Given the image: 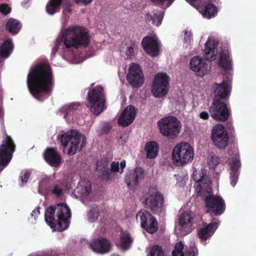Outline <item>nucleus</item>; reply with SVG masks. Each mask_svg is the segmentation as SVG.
<instances>
[{
  "mask_svg": "<svg viewBox=\"0 0 256 256\" xmlns=\"http://www.w3.org/2000/svg\"><path fill=\"white\" fill-rule=\"evenodd\" d=\"M54 80L48 62H41L31 68L27 76V84L31 94L42 102L50 96Z\"/></svg>",
  "mask_w": 256,
  "mask_h": 256,
  "instance_id": "nucleus-1",
  "label": "nucleus"
},
{
  "mask_svg": "<svg viewBox=\"0 0 256 256\" xmlns=\"http://www.w3.org/2000/svg\"><path fill=\"white\" fill-rule=\"evenodd\" d=\"M71 212L70 208L64 204L50 205L46 210L44 219L47 224L52 228L62 232L70 225Z\"/></svg>",
  "mask_w": 256,
  "mask_h": 256,
  "instance_id": "nucleus-2",
  "label": "nucleus"
},
{
  "mask_svg": "<svg viewBox=\"0 0 256 256\" xmlns=\"http://www.w3.org/2000/svg\"><path fill=\"white\" fill-rule=\"evenodd\" d=\"M64 45L67 48L87 46L90 42L88 34L82 26L70 27L62 35Z\"/></svg>",
  "mask_w": 256,
  "mask_h": 256,
  "instance_id": "nucleus-3",
  "label": "nucleus"
},
{
  "mask_svg": "<svg viewBox=\"0 0 256 256\" xmlns=\"http://www.w3.org/2000/svg\"><path fill=\"white\" fill-rule=\"evenodd\" d=\"M60 142L64 149L68 148V154L73 156L85 146L86 138L77 130H70L61 136Z\"/></svg>",
  "mask_w": 256,
  "mask_h": 256,
  "instance_id": "nucleus-4",
  "label": "nucleus"
},
{
  "mask_svg": "<svg viewBox=\"0 0 256 256\" xmlns=\"http://www.w3.org/2000/svg\"><path fill=\"white\" fill-rule=\"evenodd\" d=\"M142 200L144 207L154 214L160 215L166 210L164 195L156 186L150 188L147 194L143 196Z\"/></svg>",
  "mask_w": 256,
  "mask_h": 256,
  "instance_id": "nucleus-5",
  "label": "nucleus"
},
{
  "mask_svg": "<svg viewBox=\"0 0 256 256\" xmlns=\"http://www.w3.org/2000/svg\"><path fill=\"white\" fill-rule=\"evenodd\" d=\"M87 100L88 108L93 114L98 116L106 108L105 94L104 88L100 86L89 90Z\"/></svg>",
  "mask_w": 256,
  "mask_h": 256,
  "instance_id": "nucleus-6",
  "label": "nucleus"
},
{
  "mask_svg": "<svg viewBox=\"0 0 256 256\" xmlns=\"http://www.w3.org/2000/svg\"><path fill=\"white\" fill-rule=\"evenodd\" d=\"M194 157L193 148L186 142L177 144L172 151V160L174 164L177 166H182L191 162Z\"/></svg>",
  "mask_w": 256,
  "mask_h": 256,
  "instance_id": "nucleus-7",
  "label": "nucleus"
},
{
  "mask_svg": "<svg viewBox=\"0 0 256 256\" xmlns=\"http://www.w3.org/2000/svg\"><path fill=\"white\" fill-rule=\"evenodd\" d=\"M160 133L168 139L176 138L181 128L180 122L175 116H168L161 118L158 122Z\"/></svg>",
  "mask_w": 256,
  "mask_h": 256,
  "instance_id": "nucleus-8",
  "label": "nucleus"
},
{
  "mask_svg": "<svg viewBox=\"0 0 256 256\" xmlns=\"http://www.w3.org/2000/svg\"><path fill=\"white\" fill-rule=\"evenodd\" d=\"M227 102L212 100L209 108V113L214 120L220 122H224L228 119L231 110L228 108Z\"/></svg>",
  "mask_w": 256,
  "mask_h": 256,
  "instance_id": "nucleus-9",
  "label": "nucleus"
},
{
  "mask_svg": "<svg viewBox=\"0 0 256 256\" xmlns=\"http://www.w3.org/2000/svg\"><path fill=\"white\" fill-rule=\"evenodd\" d=\"M204 198L206 207L207 211L215 216H220L226 210V204L222 198L219 196L210 194L208 190L205 192Z\"/></svg>",
  "mask_w": 256,
  "mask_h": 256,
  "instance_id": "nucleus-10",
  "label": "nucleus"
},
{
  "mask_svg": "<svg viewBox=\"0 0 256 256\" xmlns=\"http://www.w3.org/2000/svg\"><path fill=\"white\" fill-rule=\"evenodd\" d=\"M170 78L166 73H158L154 78L152 92L156 98L165 96L169 90Z\"/></svg>",
  "mask_w": 256,
  "mask_h": 256,
  "instance_id": "nucleus-11",
  "label": "nucleus"
},
{
  "mask_svg": "<svg viewBox=\"0 0 256 256\" xmlns=\"http://www.w3.org/2000/svg\"><path fill=\"white\" fill-rule=\"evenodd\" d=\"M211 140L217 148L224 150L228 144L229 136L226 128L222 124L214 126L211 132Z\"/></svg>",
  "mask_w": 256,
  "mask_h": 256,
  "instance_id": "nucleus-12",
  "label": "nucleus"
},
{
  "mask_svg": "<svg viewBox=\"0 0 256 256\" xmlns=\"http://www.w3.org/2000/svg\"><path fill=\"white\" fill-rule=\"evenodd\" d=\"M192 178L198 183L196 191L198 194L202 197L205 196V192L209 190L210 180L206 175V170L205 168L194 170L192 175Z\"/></svg>",
  "mask_w": 256,
  "mask_h": 256,
  "instance_id": "nucleus-13",
  "label": "nucleus"
},
{
  "mask_svg": "<svg viewBox=\"0 0 256 256\" xmlns=\"http://www.w3.org/2000/svg\"><path fill=\"white\" fill-rule=\"evenodd\" d=\"M136 220L140 222L142 228L153 234L158 230V223L155 218L148 211L141 210L136 214Z\"/></svg>",
  "mask_w": 256,
  "mask_h": 256,
  "instance_id": "nucleus-14",
  "label": "nucleus"
},
{
  "mask_svg": "<svg viewBox=\"0 0 256 256\" xmlns=\"http://www.w3.org/2000/svg\"><path fill=\"white\" fill-rule=\"evenodd\" d=\"M219 224L218 220L214 218L210 223L204 222L202 226H199L197 228L196 232L200 242H206L207 240L210 238L218 229Z\"/></svg>",
  "mask_w": 256,
  "mask_h": 256,
  "instance_id": "nucleus-15",
  "label": "nucleus"
},
{
  "mask_svg": "<svg viewBox=\"0 0 256 256\" xmlns=\"http://www.w3.org/2000/svg\"><path fill=\"white\" fill-rule=\"evenodd\" d=\"M126 78L130 84L134 88L141 86L144 82V76L141 68L132 63L130 64Z\"/></svg>",
  "mask_w": 256,
  "mask_h": 256,
  "instance_id": "nucleus-16",
  "label": "nucleus"
},
{
  "mask_svg": "<svg viewBox=\"0 0 256 256\" xmlns=\"http://www.w3.org/2000/svg\"><path fill=\"white\" fill-rule=\"evenodd\" d=\"M142 46L145 52L151 56L156 57L160 53V44L155 36L144 37L142 41Z\"/></svg>",
  "mask_w": 256,
  "mask_h": 256,
  "instance_id": "nucleus-17",
  "label": "nucleus"
},
{
  "mask_svg": "<svg viewBox=\"0 0 256 256\" xmlns=\"http://www.w3.org/2000/svg\"><path fill=\"white\" fill-rule=\"evenodd\" d=\"M214 96L212 100L228 101L230 90L226 82L223 81L220 84L214 83L212 85Z\"/></svg>",
  "mask_w": 256,
  "mask_h": 256,
  "instance_id": "nucleus-18",
  "label": "nucleus"
},
{
  "mask_svg": "<svg viewBox=\"0 0 256 256\" xmlns=\"http://www.w3.org/2000/svg\"><path fill=\"white\" fill-rule=\"evenodd\" d=\"M190 66L196 76L202 77L208 74L210 69L206 60L199 56H194L191 59Z\"/></svg>",
  "mask_w": 256,
  "mask_h": 256,
  "instance_id": "nucleus-19",
  "label": "nucleus"
},
{
  "mask_svg": "<svg viewBox=\"0 0 256 256\" xmlns=\"http://www.w3.org/2000/svg\"><path fill=\"white\" fill-rule=\"evenodd\" d=\"M111 244L106 238H100L94 239L90 244V247L93 251L100 254L108 253L110 251Z\"/></svg>",
  "mask_w": 256,
  "mask_h": 256,
  "instance_id": "nucleus-20",
  "label": "nucleus"
},
{
  "mask_svg": "<svg viewBox=\"0 0 256 256\" xmlns=\"http://www.w3.org/2000/svg\"><path fill=\"white\" fill-rule=\"evenodd\" d=\"M45 161L51 166L58 168L62 164V157L54 148H47L43 154Z\"/></svg>",
  "mask_w": 256,
  "mask_h": 256,
  "instance_id": "nucleus-21",
  "label": "nucleus"
},
{
  "mask_svg": "<svg viewBox=\"0 0 256 256\" xmlns=\"http://www.w3.org/2000/svg\"><path fill=\"white\" fill-rule=\"evenodd\" d=\"M228 164L230 170V184L232 186H234L238 182L240 174L241 163L239 156L235 154L230 160Z\"/></svg>",
  "mask_w": 256,
  "mask_h": 256,
  "instance_id": "nucleus-22",
  "label": "nucleus"
},
{
  "mask_svg": "<svg viewBox=\"0 0 256 256\" xmlns=\"http://www.w3.org/2000/svg\"><path fill=\"white\" fill-rule=\"evenodd\" d=\"M144 177V171L141 168H136L134 171L130 172L125 178V182L130 189L138 186L139 181Z\"/></svg>",
  "mask_w": 256,
  "mask_h": 256,
  "instance_id": "nucleus-23",
  "label": "nucleus"
},
{
  "mask_svg": "<svg viewBox=\"0 0 256 256\" xmlns=\"http://www.w3.org/2000/svg\"><path fill=\"white\" fill-rule=\"evenodd\" d=\"M136 116L135 108L132 105L128 106L122 112L118 120V123L122 127H126L133 122Z\"/></svg>",
  "mask_w": 256,
  "mask_h": 256,
  "instance_id": "nucleus-24",
  "label": "nucleus"
},
{
  "mask_svg": "<svg viewBox=\"0 0 256 256\" xmlns=\"http://www.w3.org/2000/svg\"><path fill=\"white\" fill-rule=\"evenodd\" d=\"M218 43L214 40L208 38L205 44L204 54L205 58L208 60H214L218 54Z\"/></svg>",
  "mask_w": 256,
  "mask_h": 256,
  "instance_id": "nucleus-25",
  "label": "nucleus"
},
{
  "mask_svg": "<svg viewBox=\"0 0 256 256\" xmlns=\"http://www.w3.org/2000/svg\"><path fill=\"white\" fill-rule=\"evenodd\" d=\"M164 16V12L154 10L152 12H146L144 15V18L147 23L151 22L152 25L158 26L162 24Z\"/></svg>",
  "mask_w": 256,
  "mask_h": 256,
  "instance_id": "nucleus-26",
  "label": "nucleus"
},
{
  "mask_svg": "<svg viewBox=\"0 0 256 256\" xmlns=\"http://www.w3.org/2000/svg\"><path fill=\"white\" fill-rule=\"evenodd\" d=\"M194 218V214L192 212H183L180 214L178 218V225L181 228L191 226Z\"/></svg>",
  "mask_w": 256,
  "mask_h": 256,
  "instance_id": "nucleus-27",
  "label": "nucleus"
},
{
  "mask_svg": "<svg viewBox=\"0 0 256 256\" xmlns=\"http://www.w3.org/2000/svg\"><path fill=\"white\" fill-rule=\"evenodd\" d=\"M159 148L156 142L151 141L148 142L145 146L146 157L150 159L156 158L158 156Z\"/></svg>",
  "mask_w": 256,
  "mask_h": 256,
  "instance_id": "nucleus-28",
  "label": "nucleus"
},
{
  "mask_svg": "<svg viewBox=\"0 0 256 256\" xmlns=\"http://www.w3.org/2000/svg\"><path fill=\"white\" fill-rule=\"evenodd\" d=\"M13 50L12 40L10 39L4 41L0 47V56L3 58H7L12 53Z\"/></svg>",
  "mask_w": 256,
  "mask_h": 256,
  "instance_id": "nucleus-29",
  "label": "nucleus"
},
{
  "mask_svg": "<svg viewBox=\"0 0 256 256\" xmlns=\"http://www.w3.org/2000/svg\"><path fill=\"white\" fill-rule=\"evenodd\" d=\"M218 64L219 66L225 70H229L231 68V60L228 52L222 51L220 54Z\"/></svg>",
  "mask_w": 256,
  "mask_h": 256,
  "instance_id": "nucleus-30",
  "label": "nucleus"
},
{
  "mask_svg": "<svg viewBox=\"0 0 256 256\" xmlns=\"http://www.w3.org/2000/svg\"><path fill=\"white\" fill-rule=\"evenodd\" d=\"M22 24L17 20L10 18L6 24V29L12 34H17L21 28Z\"/></svg>",
  "mask_w": 256,
  "mask_h": 256,
  "instance_id": "nucleus-31",
  "label": "nucleus"
},
{
  "mask_svg": "<svg viewBox=\"0 0 256 256\" xmlns=\"http://www.w3.org/2000/svg\"><path fill=\"white\" fill-rule=\"evenodd\" d=\"M64 0H49L46 6V12L52 15L60 9Z\"/></svg>",
  "mask_w": 256,
  "mask_h": 256,
  "instance_id": "nucleus-32",
  "label": "nucleus"
},
{
  "mask_svg": "<svg viewBox=\"0 0 256 256\" xmlns=\"http://www.w3.org/2000/svg\"><path fill=\"white\" fill-rule=\"evenodd\" d=\"M200 12L204 17L210 18L216 16L217 14V8L214 4L209 3L200 10Z\"/></svg>",
  "mask_w": 256,
  "mask_h": 256,
  "instance_id": "nucleus-33",
  "label": "nucleus"
},
{
  "mask_svg": "<svg viewBox=\"0 0 256 256\" xmlns=\"http://www.w3.org/2000/svg\"><path fill=\"white\" fill-rule=\"evenodd\" d=\"M133 240L129 233L126 232H122V236L120 238V246L122 250H128Z\"/></svg>",
  "mask_w": 256,
  "mask_h": 256,
  "instance_id": "nucleus-34",
  "label": "nucleus"
},
{
  "mask_svg": "<svg viewBox=\"0 0 256 256\" xmlns=\"http://www.w3.org/2000/svg\"><path fill=\"white\" fill-rule=\"evenodd\" d=\"M80 104L77 102L71 103L68 105H65L60 108V112L64 114V117L73 116L78 110Z\"/></svg>",
  "mask_w": 256,
  "mask_h": 256,
  "instance_id": "nucleus-35",
  "label": "nucleus"
},
{
  "mask_svg": "<svg viewBox=\"0 0 256 256\" xmlns=\"http://www.w3.org/2000/svg\"><path fill=\"white\" fill-rule=\"evenodd\" d=\"M100 215V208L97 204H93L90 206L87 213L88 220L90 222H96Z\"/></svg>",
  "mask_w": 256,
  "mask_h": 256,
  "instance_id": "nucleus-36",
  "label": "nucleus"
},
{
  "mask_svg": "<svg viewBox=\"0 0 256 256\" xmlns=\"http://www.w3.org/2000/svg\"><path fill=\"white\" fill-rule=\"evenodd\" d=\"M184 246L182 242H176L172 252V256H184Z\"/></svg>",
  "mask_w": 256,
  "mask_h": 256,
  "instance_id": "nucleus-37",
  "label": "nucleus"
},
{
  "mask_svg": "<svg viewBox=\"0 0 256 256\" xmlns=\"http://www.w3.org/2000/svg\"><path fill=\"white\" fill-rule=\"evenodd\" d=\"M96 169L98 172L109 169L108 160L106 158H102L96 163Z\"/></svg>",
  "mask_w": 256,
  "mask_h": 256,
  "instance_id": "nucleus-38",
  "label": "nucleus"
},
{
  "mask_svg": "<svg viewBox=\"0 0 256 256\" xmlns=\"http://www.w3.org/2000/svg\"><path fill=\"white\" fill-rule=\"evenodd\" d=\"M156 6H158L161 8H168L170 6L174 0H150Z\"/></svg>",
  "mask_w": 256,
  "mask_h": 256,
  "instance_id": "nucleus-39",
  "label": "nucleus"
},
{
  "mask_svg": "<svg viewBox=\"0 0 256 256\" xmlns=\"http://www.w3.org/2000/svg\"><path fill=\"white\" fill-rule=\"evenodd\" d=\"M62 188L60 184H56L51 190V193L58 197H60L62 194Z\"/></svg>",
  "mask_w": 256,
  "mask_h": 256,
  "instance_id": "nucleus-40",
  "label": "nucleus"
},
{
  "mask_svg": "<svg viewBox=\"0 0 256 256\" xmlns=\"http://www.w3.org/2000/svg\"><path fill=\"white\" fill-rule=\"evenodd\" d=\"M30 172L28 170H24L21 172L20 178L22 183H26L30 178Z\"/></svg>",
  "mask_w": 256,
  "mask_h": 256,
  "instance_id": "nucleus-41",
  "label": "nucleus"
},
{
  "mask_svg": "<svg viewBox=\"0 0 256 256\" xmlns=\"http://www.w3.org/2000/svg\"><path fill=\"white\" fill-rule=\"evenodd\" d=\"M100 177L102 180H111L112 178V172L110 169L102 170L100 173Z\"/></svg>",
  "mask_w": 256,
  "mask_h": 256,
  "instance_id": "nucleus-42",
  "label": "nucleus"
},
{
  "mask_svg": "<svg viewBox=\"0 0 256 256\" xmlns=\"http://www.w3.org/2000/svg\"><path fill=\"white\" fill-rule=\"evenodd\" d=\"M11 12L10 7L7 4H0V12L4 15H7Z\"/></svg>",
  "mask_w": 256,
  "mask_h": 256,
  "instance_id": "nucleus-43",
  "label": "nucleus"
},
{
  "mask_svg": "<svg viewBox=\"0 0 256 256\" xmlns=\"http://www.w3.org/2000/svg\"><path fill=\"white\" fill-rule=\"evenodd\" d=\"M112 129V126L108 124H106L102 127L100 134H108Z\"/></svg>",
  "mask_w": 256,
  "mask_h": 256,
  "instance_id": "nucleus-44",
  "label": "nucleus"
},
{
  "mask_svg": "<svg viewBox=\"0 0 256 256\" xmlns=\"http://www.w3.org/2000/svg\"><path fill=\"white\" fill-rule=\"evenodd\" d=\"M110 172H120V164L118 162H112L110 164Z\"/></svg>",
  "mask_w": 256,
  "mask_h": 256,
  "instance_id": "nucleus-45",
  "label": "nucleus"
},
{
  "mask_svg": "<svg viewBox=\"0 0 256 256\" xmlns=\"http://www.w3.org/2000/svg\"><path fill=\"white\" fill-rule=\"evenodd\" d=\"M192 40V34L190 32H188L186 30L184 32V42L186 43H188L190 42Z\"/></svg>",
  "mask_w": 256,
  "mask_h": 256,
  "instance_id": "nucleus-46",
  "label": "nucleus"
},
{
  "mask_svg": "<svg viewBox=\"0 0 256 256\" xmlns=\"http://www.w3.org/2000/svg\"><path fill=\"white\" fill-rule=\"evenodd\" d=\"M126 54L128 57L130 58L132 56H134V50L132 47H128Z\"/></svg>",
  "mask_w": 256,
  "mask_h": 256,
  "instance_id": "nucleus-47",
  "label": "nucleus"
},
{
  "mask_svg": "<svg viewBox=\"0 0 256 256\" xmlns=\"http://www.w3.org/2000/svg\"><path fill=\"white\" fill-rule=\"evenodd\" d=\"M210 113L206 112H202L200 114V118L204 120H207L210 117Z\"/></svg>",
  "mask_w": 256,
  "mask_h": 256,
  "instance_id": "nucleus-48",
  "label": "nucleus"
},
{
  "mask_svg": "<svg viewBox=\"0 0 256 256\" xmlns=\"http://www.w3.org/2000/svg\"><path fill=\"white\" fill-rule=\"evenodd\" d=\"M198 250L196 248H192V250H190L187 254L186 256H198Z\"/></svg>",
  "mask_w": 256,
  "mask_h": 256,
  "instance_id": "nucleus-49",
  "label": "nucleus"
},
{
  "mask_svg": "<svg viewBox=\"0 0 256 256\" xmlns=\"http://www.w3.org/2000/svg\"><path fill=\"white\" fill-rule=\"evenodd\" d=\"M72 5L70 3L66 4L65 8L63 12H68L70 13L72 12Z\"/></svg>",
  "mask_w": 256,
  "mask_h": 256,
  "instance_id": "nucleus-50",
  "label": "nucleus"
},
{
  "mask_svg": "<svg viewBox=\"0 0 256 256\" xmlns=\"http://www.w3.org/2000/svg\"><path fill=\"white\" fill-rule=\"evenodd\" d=\"M126 166V160H122V161H121L120 164V174H122L123 172L124 169L125 168Z\"/></svg>",
  "mask_w": 256,
  "mask_h": 256,
  "instance_id": "nucleus-51",
  "label": "nucleus"
},
{
  "mask_svg": "<svg viewBox=\"0 0 256 256\" xmlns=\"http://www.w3.org/2000/svg\"><path fill=\"white\" fill-rule=\"evenodd\" d=\"M76 4L82 3L85 5H86L90 3L92 0H75Z\"/></svg>",
  "mask_w": 256,
  "mask_h": 256,
  "instance_id": "nucleus-52",
  "label": "nucleus"
},
{
  "mask_svg": "<svg viewBox=\"0 0 256 256\" xmlns=\"http://www.w3.org/2000/svg\"><path fill=\"white\" fill-rule=\"evenodd\" d=\"M58 49V45L56 44L55 46L52 48V56H54L55 54L57 52Z\"/></svg>",
  "mask_w": 256,
  "mask_h": 256,
  "instance_id": "nucleus-53",
  "label": "nucleus"
},
{
  "mask_svg": "<svg viewBox=\"0 0 256 256\" xmlns=\"http://www.w3.org/2000/svg\"><path fill=\"white\" fill-rule=\"evenodd\" d=\"M188 2L190 3V4L192 6H194L195 5V4L196 2L198 0H186ZM210 0H204V4H205L206 3V2H210Z\"/></svg>",
  "mask_w": 256,
  "mask_h": 256,
  "instance_id": "nucleus-54",
  "label": "nucleus"
},
{
  "mask_svg": "<svg viewBox=\"0 0 256 256\" xmlns=\"http://www.w3.org/2000/svg\"><path fill=\"white\" fill-rule=\"evenodd\" d=\"M188 2L190 3V4L192 6H194L195 5V4L196 2L198 0H186ZM210 0H204V4H205L206 3V2H210Z\"/></svg>",
  "mask_w": 256,
  "mask_h": 256,
  "instance_id": "nucleus-55",
  "label": "nucleus"
},
{
  "mask_svg": "<svg viewBox=\"0 0 256 256\" xmlns=\"http://www.w3.org/2000/svg\"><path fill=\"white\" fill-rule=\"evenodd\" d=\"M226 128L230 131V132H234V127L231 123L228 122L226 124Z\"/></svg>",
  "mask_w": 256,
  "mask_h": 256,
  "instance_id": "nucleus-56",
  "label": "nucleus"
},
{
  "mask_svg": "<svg viewBox=\"0 0 256 256\" xmlns=\"http://www.w3.org/2000/svg\"><path fill=\"white\" fill-rule=\"evenodd\" d=\"M138 46V44L134 41L131 40L130 42V46L128 47H132V48L134 50V48H136Z\"/></svg>",
  "mask_w": 256,
  "mask_h": 256,
  "instance_id": "nucleus-57",
  "label": "nucleus"
},
{
  "mask_svg": "<svg viewBox=\"0 0 256 256\" xmlns=\"http://www.w3.org/2000/svg\"><path fill=\"white\" fill-rule=\"evenodd\" d=\"M32 212H35V210H33V211H32Z\"/></svg>",
  "mask_w": 256,
  "mask_h": 256,
  "instance_id": "nucleus-58",
  "label": "nucleus"
},
{
  "mask_svg": "<svg viewBox=\"0 0 256 256\" xmlns=\"http://www.w3.org/2000/svg\"><path fill=\"white\" fill-rule=\"evenodd\" d=\"M28 1H29V0H28Z\"/></svg>",
  "mask_w": 256,
  "mask_h": 256,
  "instance_id": "nucleus-59",
  "label": "nucleus"
}]
</instances>
